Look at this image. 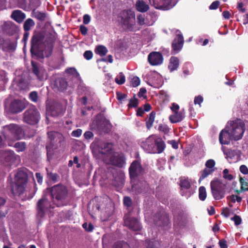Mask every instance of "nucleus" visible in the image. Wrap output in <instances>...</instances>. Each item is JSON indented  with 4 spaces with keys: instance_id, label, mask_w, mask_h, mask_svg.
Segmentation results:
<instances>
[{
    "instance_id": "f257e3e1",
    "label": "nucleus",
    "mask_w": 248,
    "mask_h": 248,
    "mask_svg": "<svg viewBox=\"0 0 248 248\" xmlns=\"http://www.w3.org/2000/svg\"><path fill=\"white\" fill-rule=\"evenodd\" d=\"M42 41L40 36L38 35L34 36L31 40V52L32 55H34L41 58L48 57L51 55L53 50L55 42L54 34H50L46 35L43 45L44 48L42 51L40 52L39 47Z\"/></svg>"
},
{
    "instance_id": "f03ea898",
    "label": "nucleus",
    "mask_w": 248,
    "mask_h": 248,
    "mask_svg": "<svg viewBox=\"0 0 248 248\" xmlns=\"http://www.w3.org/2000/svg\"><path fill=\"white\" fill-rule=\"evenodd\" d=\"M132 184V191L136 194L144 193L148 189V185L146 182H139L137 178L142 171L140 163L137 160L132 162L129 169Z\"/></svg>"
},
{
    "instance_id": "7ed1b4c3",
    "label": "nucleus",
    "mask_w": 248,
    "mask_h": 248,
    "mask_svg": "<svg viewBox=\"0 0 248 248\" xmlns=\"http://www.w3.org/2000/svg\"><path fill=\"white\" fill-rule=\"evenodd\" d=\"M27 182V173L22 170H18L15 174V183L12 186V193L15 196H20L23 194L25 190Z\"/></svg>"
},
{
    "instance_id": "20e7f679",
    "label": "nucleus",
    "mask_w": 248,
    "mask_h": 248,
    "mask_svg": "<svg viewBox=\"0 0 248 248\" xmlns=\"http://www.w3.org/2000/svg\"><path fill=\"white\" fill-rule=\"evenodd\" d=\"M51 193L53 204L58 207L66 204L68 190L66 186L60 184L55 185L52 187Z\"/></svg>"
},
{
    "instance_id": "39448f33",
    "label": "nucleus",
    "mask_w": 248,
    "mask_h": 248,
    "mask_svg": "<svg viewBox=\"0 0 248 248\" xmlns=\"http://www.w3.org/2000/svg\"><path fill=\"white\" fill-rule=\"evenodd\" d=\"M226 127L230 131L233 140H238L242 139L245 128V124L241 120L237 119L230 121L228 122Z\"/></svg>"
},
{
    "instance_id": "423d86ee",
    "label": "nucleus",
    "mask_w": 248,
    "mask_h": 248,
    "mask_svg": "<svg viewBox=\"0 0 248 248\" xmlns=\"http://www.w3.org/2000/svg\"><path fill=\"white\" fill-rule=\"evenodd\" d=\"M118 18L122 27L125 30H132L135 24V14L130 9L122 11Z\"/></svg>"
},
{
    "instance_id": "0eeeda50",
    "label": "nucleus",
    "mask_w": 248,
    "mask_h": 248,
    "mask_svg": "<svg viewBox=\"0 0 248 248\" xmlns=\"http://www.w3.org/2000/svg\"><path fill=\"white\" fill-rule=\"evenodd\" d=\"M47 135L48 141L46 145V149L47 157L49 158V156L53 154V150L57 149L59 145L63 141V137L61 133L54 131L49 132Z\"/></svg>"
},
{
    "instance_id": "6e6552de",
    "label": "nucleus",
    "mask_w": 248,
    "mask_h": 248,
    "mask_svg": "<svg viewBox=\"0 0 248 248\" xmlns=\"http://www.w3.org/2000/svg\"><path fill=\"white\" fill-rule=\"evenodd\" d=\"M4 132L9 139L14 140H19L24 136V132L22 128L16 124H10L5 125L3 127Z\"/></svg>"
},
{
    "instance_id": "1a4fd4ad",
    "label": "nucleus",
    "mask_w": 248,
    "mask_h": 248,
    "mask_svg": "<svg viewBox=\"0 0 248 248\" xmlns=\"http://www.w3.org/2000/svg\"><path fill=\"white\" fill-rule=\"evenodd\" d=\"M23 121L31 125H35L40 120V114L35 106L28 108L23 114Z\"/></svg>"
},
{
    "instance_id": "9d476101",
    "label": "nucleus",
    "mask_w": 248,
    "mask_h": 248,
    "mask_svg": "<svg viewBox=\"0 0 248 248\" xmlns=\"http://www.w3.org/2000/svg\"><path fill=\"white\" fill-rule=\"evenodd\" d=\"M150 4L155 8L168 10L173 8L176 4V1L172 0H149Z\"/></svg>"
},
{
    "instance_id": "9b49d317",
    "label": "nucleus",
    "mask_w": 248,
    "mask_h": 248,
    "mask_svg": "<svg viewBox=\"0 0 248 248\" xmlns=\"http://www.w3.org/2000/svg\"><path fill=\"white\" fill-rule=\"evenodd\" d=\"M53 207L49 202L43 197L38 201L37 203V217L42 218L49 210Z\"/></svg>"
},
{
    "instance_id": "f8f14e48",
    "label": "nucleus",
    "mask_w": 248,
    "mask_h": 248,
    "mask_svg": "<svg viewBox=\"0 0 248 248\" xmlns=\"http://www.w3.org/2000/svg\"><path fill=\"white\" fill-rule=\"evenodd\" d=\"M211 188L214 199L218 200L224 197L225 190L221 185L218 182H211Z\"/></svg>"
},
{
    "instance_id": "ddd939ff",
    "label": "nucleus",
    "mask_w": 248,
    "mask_h": 248,
    "mask_svg": "<svg viewBox=\"0 0 248 248\" xmlns=\"http://www.w3.org/2000/svg\"><path fill=\"white\" fill-rule=\"evenodd\" d=\"M155 137L150 136L146 140L143 142L141 146L143 150L147 153L155 154L156 148L155 146Z\"/></svg>"
},
{
    "instance_id": "4468645a",
    "label": "nucleus",
    "mask_w": 248,
    "mask_h": 248,
    "mask_svg": "<svg viewBox=\"0 0 248 248\" xmlns=\"http://www.w3.org/2000/svg\"><path fill=\"white\" fill-rule=\"evenodd\" d=\"M124 225L133 231H140L141 226L139 220L134 217L126 216L124 219Z\"/></svg>"
},
{
    "instance_id": "2eb2a0df",
    "label": "nucleus",
    "mask_w": 248,
    "mask_h": 248,
    "mask_svg": "<svg viewBox=\"0 0 248 248\" xmlns=\"http://www.w3.org/2000/svg\"><path fill=\"white\" fill-rule=\"evenodd\" d=\"M64 110L62 105L58 102H54L50 106L47 108V113L53 117L62 115Z\"/></svg>"
},
{
    "instance_id": "dca6fc26",
    "label": "nucleus",
    "mask_w": 248,
    "mask_h": 248,
    "mask_svg": "<svg viewBox=\"0 0 248 248\" xmlns=\"http://www.w3.org/2000/svg\"><path fill=\"white\" fill-rule=\"evenodd\" d=\"M149 80L148 84L155 88H159L163 84L161 75L156 72H153L150 73Z\"/></svg>"
},
{
    "instance_id": "f3484780",
    "label": "nucleus",
    "mask_w": 248,
    "mask_h": 248,
    "mask_svg": "<svg viewBox=\"0 0 248 248\" xmlns=\"http://www.w3.org/2000/svg\"><path fill=\"white\" fill-rule=\"evenodd\" d=\"M148 60L151 65H158L162 63L163 57L159 52H152L148 55Z\"/></svg>"
},
{
    "instance_id": "a211bd4d",
    "label": "nucleus",
    "mask_w": 248,
    "mask_h": 248,
    "mask_svg": "<svg viewBox=\"0 0 248 248\" xmlns=\"http://www.w3.org/2000/svg\"><path fill=\"white\" fill-rule=\"evenodd\" d=\"M31 65L33 73L36 75L38 79L42 80L46 78V71L43 67L33 62H31Z\"/></svg>"
},
{
    "instance_id": "6ab92c4d",
    "label": "nucleus",
    "mask_w": 248,
    "mask_h": 248,
    "mask_svg": "<svg viewBox=\"0 0 248 248\" xmlns=\"http://www.w3.org/2000/svg\"><path fill=\"white\" fill-rule=\"evenodd\" d=\"M1 157L7 165L13 163L16 160L19 158V156L16 155L14 152L11 150L3 151L1 152Z\"/></svg>"
},
{
    "instance_id": "aec40b11",
    "label": "nucleus",
    "mask_w": 248,
    "mask_h": 248,
    "mask_svg": "<svg viewBox=\"0 0 248 248\" xmlns=\"http://www.w3.org/2000/svg\"><path fill=\"white\" fill-rule=\"evenodd\" d=\"M26 108V104L21 100L16 99L10 105L9 110L13 113H17L22 111Z\"/></svg>"
},
{
    "instance_id": "412c9836",
    "label": "nucleus",
    "mask_w": 248,
    "mask_h": 248,
    "mask_svg": "<svg viewBox=\"0 0 248 248\" xmlns=\"http://www.w3.org/2000/svg\"><path fill=\"white\" fill-rule=\"evenodd\" d=\"M81 87L84 92V96L80 99V102L83 105H86L87 102L92 101L94 93L89 87L86 86H82Z\"/></svg>"
},
{
    "instance_id": "4be33fe9",
    "label": "nucleus",
    "mask_w": 248,
    "mask_h": 248,
    "mask_svg": "<svg viewBox=\"0 0 248 248\" xmlns=\"http://www.w3.org/2000/svg\"><path fill=\"white\" fill-rule=\"evenodd\" d=\"M232 140H233V138L231 135L229 130L225 127L224 129L221 130L219 134V142L221 144H228Z\"/></svg>"
},
{
    "instance_id": "5701e85b",
    "label": "nucleus",
    "mask_w": 248,
    "mask_h": 248,
    "mask_svg": "<svg viewBox=\"0 0 248 248\" xmlns=\"http://www.w3.org/2000/svg\"><path fill=\"white\" fill-rule=\"evenodd\" d=\"M179 32L177 34L176 37L175 38L172 44V46L173 49L174 51H177V52L179 51L183 47L184 44V38L181 34H180V32L179 31H177V32Z\"/></svg>"
},
{
    "instance_id": "b1692460",
    "label": "nucleus",
    "mask_w": 248,
    "mask_h": 248,
    "mask_svg": "<svg viewBox=\"0 0 248 248\" xmlns=\"http://www.w3.org/2000/svg\"><path fill=\"white\" fill-rule=\"evenodd\" d=\"M185 117V111L184 109H181L179 111L173 112L169 117V120L172 124L177 123L182 121Z\"/></svg>"
},
{
    "instance_id": "393cba45",
    "label": "nucleus",
    "mask_w": 248,
    "mask_h": 248,
    "mask_svg": "<svg viewBox=\"0 0 248 248\" xmlns=\"http://www.w3.org/2000/svg\"><path fill=\"white\" fill-rule=\"evenodd\" d=\"M12 18L18 23H21L26 18V15L20 10L14 11L11 16Z\"/></svg>"
},
{
    "instance_id": "a878e982",
    "label": "nucleus",
    "mask_w": 248,
    "mask_h": 248,
    "mask_svg": "<svg viewBox=\"0 0 248 248\" xmlns=\"http://www.w3.org/2000/svg\"><path fill=\"white\" fill-rule=\"evenodd\" d=\"M54 86L58 91H63L67 87V82L64 78H59L56 80Z\"/></svg>"
},
{
    "instance_id": "bb28decb",
    "label": "nucleus",
    "mask_w": 248,
    "mask_h": 248,
    "mask_svg": "<svg viewBox=\"0 0 248 248\" xmlns=\"http://www.w3.org/2000/svg\"><path fill=\"white\" fill-rule=\"evenodd\" d=\"M2 28L6 33L9 34H13L17 30L16 26L11 21L5 22Z\"/></svg>"
},
{
    "instance_id": "cd10ccee",
    "label": "nucleus",
    "mask_w": 248,
    "mask_h": 248,
    "mask_svg": "<svg viewBox=\"0 0 248 248\" xmlns=\"http://www.w3.org/2000/svg\"><path fill=\"white\" fill-rule=\"evenodd\" d=\"M179 65V60L176 57H171L170 59L168 68L170 72H173L177 69Z\"/></svg>"
},
{
    "instance_id": "c85d7f7f",
    "label": "nucleus",
    "mask_w": 248,
    "mask_h": 248,
    "mask_svg": "<svg viewBox=\"0 0 248 248\" xmlns=\"http://www.w3.org/2000/svg\"><path fill=\"white\" fill-rule=\"evenodd\" d=\"M136 8L139 12H145L149 9V5L142 0H138L135 4Z\"/></svg>"
},
{
    "instance_id": "c756f323",
    "label": "nucleus",
    "mask_w": 248,
    "mask_h": 248,
    "mask_svg": "<svg viewBox=\"0 0 248 248\" xmlns=\"http://www.w3.org/2000/svg\"><path fill=\"white\" fill-rule=\"evenodd\" d=\"M155 146L156 148L155 153H161L164 151L165 144L162 139L155 138Z\"/></svg>"
},
{
    "instance_id": "7c9ffc66",
    "label": "nucleus",
    "mask_w": 248,
    "mask_h": 248,
    "mask_svg": "<svg viewBox=\"0 0 248 248\" xmlns=\"http://www.w3.org/2000/svg\"><path fill=\"white\" fill-rule=\"evenodd\" d=\"M66 73L68 74L70 76L74 78L77 80H80V77L79 73L77 72V70L74 68H69L66 69Z\"/></svg>"
},
{
    "instance_id": "2f4dec72",
    "label": "nucleus",
    "mask_w": 248,
    "mask_h": 248,
    "mask_svg": "<svg viewBox=\"0 0 248 248\" xmlns=\"http://www.w3.org/2000/svg\"><path fill=\"white\" fill-rule=\"evenodd\" d=\"M144 245L146 248H159L160 246L159 242L154 239L146 240Z\"/></svg>"
},
{
    "instance_id": "473e14b6",
    "label": "nucleus",
    "mask_w": 248,
    "mask_h": 248,
    "mask_svg": "<svg viewBox=\"0 0 248 248\" xmlns=\"http://www.w3.org/2000/svg\"><path fill=\"white\" fill-rule=\"evenodd\" d=\"M35 25V22L31 18L27 19L24 24V30L25 31H29Z\"/></svg>"
},
{
    "instance_id": "72a5a7b5",
    "label": "nucleus",
    "mask_w": 248,
    "mask_h": 248,
    "mask_svg": "<svg viewBox=\"0 0 248 248\" xmlns=\"http://www.w3.org/2000/svg\"><path fill=\"white\" fill-rule=\"evenodd\" d=\"M95 52L96 54L99 55L101 56L106 55L108 52V49L104 46L100 45L97 46L95 49Z\"/></svg>"
},
{
    "instance_id": "f704fd0d",
    "label": "nucleus",
    "mask_w": 248,
    "mask_h": 248,
    "mask_svg": "<svg viewBox=\"0 0 248 248\" xmlns=\"http://www.w3.org/2000/svg\"><path fill=\"white\" fill-rule=\"evenodd\" d=\"M112 164L113 165L122 167L124 164V160L122 156L117 157L116 155L113 160H111Z\"/></svg>"
},
{
    "instance_id": "c9c22d12",
    "label": "nucleus",
    "mask_w": 248,
    "mask_h": 248,
    "mask_svg": "<svg viewBox=\"0 0 248 248\" xmlns=\"http://www.w3.org/2000/svg\"><path fill=\"white\" fill-rule=\"evenodd\" d=\"M155 113L154 111H152L150 113L149 117L146 121V125L147 128L148 129H150L153 125L154 122L155 121Z\"/></svg>"
},
{
    "instance_id": "e433bc0d",
    "label": "nucleus",
    "mask_w": 248,
    "mask_h": 248,
    "mask_svg": "<svg viewBox=\"0 0 248 248\" xmlns=\"http://www.w3.org/2000/svg\"><path fill=\"white\" fill-rule=\"evenodd\" d=\"M214 171V170H212L206 167V168H205L201 172V175L200 177L199 181L203 180L209 175L211 174Z\"/></svg>"
},
{
    "instance_id": "4c0bfd02",
    "label": "nucleus",
    "mask_w": 248,
    "mask_h": 248,
    "mask_svg": "<svg viewBox=\"0 0 248 248\" xmlns=\"http://www.w3.org/2000/svg\"><path fill=\"white\" fill-rule=\"evenodd\" d=\"M14 147L18 152H23L26 148V144L25 142H17L15 144Z\"/></svg>"
},
{
    "instance_id": "58836bf2",
    "label": "nucleus",
    "mask_w": 248,
    "mask_h": 248,
    "mask_svg": "<svg viewBox=\"0 0 248 248\" xmlns=\"http://www.w3.org/2000/svg\"><path fill=\"white\" fill-rule=\"evenodd\" d=\"M32 16L40 20H44L45 18V14L40 12L33 10L31 13Z\"/></svg>"
},
{
    "instance_id": "ea45409f",
    "label": "nucleus",
    "mask_w": 248,
    "mask_h": 248,
    "mask_svg": "<svg viewBox=\"0 0 248 248\" xmlns=\"http://www.w3.org/2000/svg\"><path fill=\"white\" fill-rule=\"evenodd\" d=\"M18 81L17 83V85L19 88L21 90H25L28 87V83L27 82L25 81L24 79L21 78L20 79H18Z\"/></svg>"
},
{
    "instance_id": "a19ab883",
    "label": "nucleus",
    "mask_w": 248,
    "mask_h": 248,
    "mask_svg": "<svg viewBox=\"0 0 248 248\" xmlns=\"http://www.w3.org/2000/svg\"><path fill=\"white\" fill-rule=\"evenodd\" d=\"M199 197L201 201H204L206 198V191L204 186H201L199 189Z\"/></svg>"
},
{
    "instance_id": "79ce46f5",
    "label": "nucleus",
    "mask_w": 248,
    "mask_h": 248,
    "mask_svg": "<svg viewBox=\"0 0 248 248\" xmlns=\"http://www.w3.org/2000/svg\"><path fill=\"white\" fill-rule=\"evenodd\" d=\"M180 186L183 190H187L190 187V184L189 181L187 179H181L180 181Z\"/></svg>"
},
{
    "instance_id": "37998d69",
    "label": "nucleus",
    "mask_w": 248,
    "mask_h": 248,
    "mask_svg": "<svg viewBox=\"0 0 248 248\" xmlns=\"http://www.w3.org/2000/svg\"><path fill=\"white\" fill-rule=\"evenodd\" d=\"M115 81L118 84L122 85L124 84L125 81V76L124 74L122 72L120 73L116 77Z\"/></svg>"
},
{
    "instance_id": "c03bdc74",
    "label": "nucleus",
    "mask_w": 248,
    "mask_h": 248,
    "mask_svg": "<svg viewBox=\"0 0 248 248\" xmlns=\"http://www.w3.org/2000/svg\"><path fill=\"white\" fill-rule=\"evenodd\" d=\"M16 47V45L14 42H11L9 40H6L5 43V49L4 51L15 50Z\"/></svg>"
},
{
    "instance_id": "a18cd8bd",
    "label": "nucleus",
    "mask_w": 248,
    "mask_h": 248,
    "mask_svg": "<svg viewBox=\"0 0 248 248\" xmlns=\"http://www.w3.org/2000/svg\"><path fill=\"white\" fill-rule=\"evenodd\" d=\"M162 220H163L162 222L160 223L159 222H156V224L160 226H164L165 225H168L169 223V219L167 215H165L164 216L161 217V218L159 220V221L162 222Z\"/></svg>"
},
{
    "instance_id": "49530a36",
    "label": "nucleus",
    "mask_w": 248,
    "mask_h": 248,
    "mask_svg": "<svg viewBox=\"0 0 248 248\" xmlns=\"http://www.w3.org/2000/svg\"><path fill=\"white\" fill-rule=\"evenodd\" d=\"M227 199L229 201H231L232 202L234 203L236 202H240L242 201V198L237 195H232L227 197Z\"/></svg>"
},
{
    "instance_id": "de8ad7c7",
    "label": "nucleus",
    "mask_w": 248,
    "mask_h": 248,
    "mask_svg": "<svg viewBox=\"0 0 248 248\" xmlns=\"http://www.w3.org/2000/svg\"><path fill=\"white\" fill-rule=\"evenodd\" d=\"M113 248H130V247L127 243L118 242L114 244Z\"/></svg>"
},
{
    "instance_id": "09e8293b",
    "label": "nucleus",
    "mask_w": 248,
    "mask_h": 248,
    "mask_svg": "<svg viewBox=\"0 0 248 248\" xmlns=\"http://www.w3.org/2000/svg\"><path fill=\"white\" fill-rule=\"evenodd\" d=\"M193 193V191L189 188L187 190H183L181 189V194L183 196H185L187 199L190 197V196Z\"/></svg>"
},
{
    "instance_id": "8fccbe9b",
    "label": "nucleus",
    "mask_w": 248,
    "mask_h": 248,
    "mask_svg": "<svg viewBox=\"0 0 248 248\" xmlns=\"http://www.w3.org/2000/svg\"><path fill=\"white\" fill-rule=\"evenodd\" d=\"M215 161L213 159H209L205 163V166L206 168L214 170H215Z\"/></svg>"
},
{
    "instance_id": "3c124183",
    "label": "nucleus",
    "mask_w": 248,
    "mask_h": 248,
    "mask_svg": "<svg viewBox=\"0 0 248 248\" xmlns=\"http://www.w3.org/2000/svg\"><path fill=\"white\" fill-rule=\"evenodd\" d=\"M47 177L52 180L53 182H56L57 181L58 177V175L56 173H53L48 171L47 169H46Z\"/></svg>"
},
{
    "instance_id": "603ef678",
    "label": "nucleus",
    "mask_w": 248,
    "mask_h": 248,
    "mask_svg": "<svg viewBox=\"0 0 248 248\" xmlns=\"http://www.w3.org/2000/svg\"><path fill=\"white\" fill-rule=\"evenodd\" d=\"M140 79L138 77H134L131 80V84L134 87H136L140 85Z\"/></svg>"
},
{
    "instance_id": "864d4df0",
    "label": "nucleus",
    "mask_w": 248,
    "mask_h": 248,
    "mask_svg": "<svg viewBox=\"0 0 248 248\" xmlns=\"http://www.w3.org/2000/svg\"><path fill=\"white\" fill-rule=\"evenodd\" d=\"M159 131L163 132L164 134H167L170 131V128L166 124H160L158 127Z\"/></svg>"
},
{
    "instance_id": "5fc2aeb1",
    "label": "nucleus",
    "mask_w": 248,
    "mask_h": 248,
    "mask_svg": "<svg viewBox=\"0 0 248 248\" xmlns=\"http://www.w3.org/2000/svg\"><path fill=\"white\" fill-rule=\"evenodd\" d=\"M82 227L86 231L89 232H92L94 229V227L92 224H88L87 222L83 223Z\"/></svg>"
},
{
    "instance_id": "6e6d98bb",
    "label": "nucleus",
    "mask_w": 248,
    "mask_h": 248,
    "mask_svg": "<svg viewBox=\"0 0 248 248\" xmlns=\"http://www.w3.org/2000/svg\"><path fill=\"white\" fill-rule=\"evenodd\" d=\"M30 99L34 102H36L38 100V93L35 91H33L30 93L29 94Z\"/></svg>"
},
{
    "instance_id": "4d7b16f0",
    "label": "nucleus",
    "mask_w": 248,
    "mask_h": 248,
    "mask_svg": "<svg viewBox=\"0 0 248 248\" xmlns=\"http://www.w3.org/2000/svg\"><path fill=\"white\" fill-rule=\"evenodd\" d=\"M223 176L224 179L228 180H231L233 178L232 175L229 173V170L227 169H225L223 170Z\"/></svg>"
},
{
    "instance_id": "13d9d810",
    "label": "nucleus",
    "mask_w": 248,
    "mask_h": 248,
    "mask_svg": "<svg viewBox=\"0 0 248 248\" xmlns=\"http://www.w3.org/2000/svg\"><path fill=\"white\" fill-rule=\"evenodd\" d=\"M191 63L189 62L185 63L183 67V73L186 76H187L190 74V72L188 69L189 67H191Z\"/></svg>"
},
{
    "instance_id": "bf43d9fd",
    "label": "nucleus",
    "mask_w": 248,
    "mask_h": 248,
    "mask_svg": "<svg viewBox=\"0 0 248 248\" xmlns=\"http://www.w3.org/2000/svg\"><path fill=\"white\" fill-rule=\"evenodd\" d=\"M231 220L233 221L236 226L240 225L242 222V219L240 217L237 215H235L231 218Z\"/></svg>"
},
{
    "instance_id": "052dcab7",
    "label": "nucleus",
    "mask_w": 248,
    "mask_h": 248,
    "mask_svg": "<svg viewBox=\"0 0 248 248\" xmlns=\"http://www.w3.org/2000/svg\"><path fill=\"white\" fill-rule=\"evenodd\" d=\"M138 101L137 99L134 97L130 100L128 106L129 107L135 108L138 106Z\"/></svg>"
},
{
    "instance_id": "680f3d73",
    "label": "nucleus",
    "mask_w": 248,
    "mask_h": 248,
    "mask_svg": "<svg viewBox=\"0 0 248 248\" xmlns=\"http://www.w3.org/2000/svg\"><path fill=\"white\" fill-rule=\"evenodd\" d=\"M82 133V130L81 129H77L72 132L71 136L73 137L78 138L81 135Z\"/></svg>"
},
{
    "instance_id": "e2e57ef3",
    "label": "nucleus",
    "mask_w": 248,
    "mask_h": 248,
    "mask_svg": "<svg viewBox=\"0 0 248 248\" xmlns=\"http://www.w3.org/2000/svg\"><path fill=\"white\" fill-rule=\"evenodd\" d=\"M137 20L138 24L140 25H143L145 24L144 16L141 14H140L137 16Z\"/></svg>"
},
{
    "instance_id": "0e129e2a",
    "label": "nucleus",
    "mask_w": 248,
    "mask_h": 248,
    "mask_svg": "<svg viewBox=\"0 0 248 248\" xmlns=\"http://www.w3.org/2000/svg\"><path fill=\"white\" fill-rule=\"evenodd\" d=\"M132 200L128 197H125L124 198V203L127 207H130L132 204Z\"/></svg>"
},
{
    "instance_id": "69168bd1",
    "label": "nucleus",
    "mask_w": 248,
    "mask_h": 248,
    "mask_svg": "<svg viewBox=\"0 0 248 248\" xmlns=\"http://www.w3.org/2000/svg\"><path fill=\"white\" fill-rule=\"evenodd\" d=\"M84 57L87 60L91 59L93 57V53L90 50H87L84 53Z\"/></svg>"
},
{
    "instance_id": "338daca9",
    "label": "nucleus",
    "mask_w": 248,
    "mask_h": 248,
    "mask_svg": "<svg viewBox=\"0 0 248 248\" xmlns=\"http://www.w3.org/2000/svg\"><path fill=\"white\" fill-rule=\"evenodd\" d=\"M84 137L86 140H90L93 138V134L92 132L88 131L84 133Z\"/></svg>"
},
{
    "instance_id": "774afa93",
    "label": "nucleus",
    "mask_w": 248,
    "mask_h": 248,
    "mask_svg": "<svg viewBox=\"0 0 248 248\" xmlns=\"http://www.w3.org/2000/svg\"><path fill=\"white\" fill-rule=\"evenodd\" d=\"M240 171L241 173L244 174H248V167L244 165H242L240 166L239 168Z\"/></svg>"
}]
</instances>
